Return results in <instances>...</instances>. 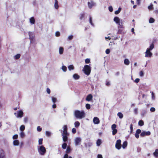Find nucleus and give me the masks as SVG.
Returning a JSON list of instances; mask_svg holds the SVG:
<instances>
[{
  "mask_svg": "<svg viewBox=\"0 0 158 158\" xmlns=\"http://www.w3.org/2000/svg\"><path fill=\"white\" fill-rule=\"evenodd\" d=\"M74 115L76 118H82L85 117V113L84 111L76 110L75 111Z\"/></svg>",
  "mask_w": 158,
  "mask_h": 158,
  "instance_id": "1",
  "label": "nucleus"
},
{
  "mask_svg": "<svg viewBox=\"0 0 158 158\" xmlns=\"http://www.w3.org/2000/svg\"><path fill=\"white\" fill-rule=\"evenodd\" d=\"M83 71L85 74L89 75L90 73L91 69L89 65H85L84 66Z\"/></svg>",
  "mask_w": 158,
  "mask_h": 158,
  "instance_id": "2",
  "label": "nucleus"
},
{
  "mask_svg": "<svg viewBox=\"0 0 158 158\" xmlns=\"http://www.w3.org/2000/svg\"><path fill=\"white\" fill-rule=\"evenodd\" d=\"M38 151L40 154L42 155H44L46 152L45 148L43 146H41L38 148Z\"/></svg>",
  "mask_w": 158,
  "mask_h": 158,
  "instance_id": "3",
  "label": "nucleus"
},
{
  "mask_svg": "<svg viewBox=\"0 0 158 158\" xmlns=\"http://www.w3.org/2000/svg\"><path fill=\"white\" fill-rule=\"evenodd\" d=\"M121 140L118 139L117 140L115 144V147L118 149H120L121 148Z\"/></svg>",
  "mask_w": 158,
  "mask_h": 158,
  "instance_id": "4",
  "label": "nucleus"
},
{
  "mask_svg": "<svg viewBox=\"0 0 158 158\" xmlns=\"http://www.w3.org/2000/svg\"><path fill=\"white\" fill-rule=\"evenodd\" d=\"M150 134L151 133L149 131H143L141 133L140 136L141 137H143L145 136H149L150 135Z\"/></svg>",
  "mask_w": 158,
  "mask_h": 158,
  "instance_id": "5",
  "label": "nucleus"
},
{
  "mask_svg": "<svg viewBox=\"0 0 158 158\" xmlns=\"http://www.w3.org/2000/svg\"><path fill=\"white\" fill-rule=\"evenodd\" d=\"M146 57H151L152 55V53L150 52V50H149V48H147L145 52Z\"/></svg>",
  "mask_w": 158,
  "mask_h": 158,
  "instance_id": "6",
  "label": "nucleus"
},
{
  "mask_svg": "<svg viewBox=\"0 0 158 158\" xmlns=\"http://www.w3.org/2000/svg\"><path fill=\"white\" fill-rule=\"evenodd\" d=\"M0 158H5V153L2 149H0Z\"/></svg>",
  "mask_w": 158,
  "mask_h": 158,
  "instance_id": "7",
  "label": "nucleus"
},
{
  "mask_svg": "<svg viewBox=\"0 0 158 158\" xmlns=\"http://www.w3.org/2000/svg\"><path fill=\"white\" fill-rule=\"evenodd\" d=\"M68 134L66 133V134H62V135L63 136V141L65 142H66L68 139Z\"/></svg>",
  "mask_w": 158,
  "mask_h": 158,
  "instance_id": "8",
  "label": "nucleus"
},
{
  "mask_svg": "<svg viewBox=\"0 0 158 158\" xmlns=\"http://www.w3.org/2000/svg\"><path fill=\"white\" fill-rule=\"evenodd\" d=\"M93 121L94 124H98L100 123V120L97 117H94V118Z\"/></svg>",
  "mask_w": 158,
  "mask_h": 158,
  "instance_id": "9",
  "label": "nucleus"
},
{
  "mask_svg": "<svg viewBox=\"0 0 158 158\" xmlns=\"http://www.w3.org/2000/svg\"><path fill=\"white\" fill-rule=\"evenodd\" d=\"M23 111L21 110H20L18 112L17 117L18 118H22L23 116Z\"/></svg>",
  "mask_w": 158,
  "mask_h": 158,
  "instance_id": "10",
  "label": "nucleus"
},
{
  "mask_svg": "<svg viewBox=\"0 0 158 158\" xmlns=\"http://www.w3.org/2000/svg\"><path fill=\"white\" fill-rule=\"evenodd\" d=\"M93 96L91 94H90L87 96L86 98V100L88 101H89L91 100Z\"/></svg>",
  "mask_w": 158,
  "mask_h": 158,
  "instance_id": "11",
  "label": "nucleus"
},
{
  "mask_svg": "<svg viewBox=\"0 0 158 158\" xmlns=\"http://www.w3.org/2000/svg\"><path fill=\"white\" fill-rule=\"evenodd\" d=\"M81 141V139L80 138L77 137L75 139V144L76 145H78Z\"/></svg>",
  "mask_w": 158,
  "mask_h": 158,
  "instance_id": "12",
  "label": "nucleus"
},
{
  "mask_svg": "<svg viewBox=\"0 0 158 158\" xmlns=\"http://www.w3.org/2000/svg\"><path fill=\"white\" fill-rule=\"evenodd\" d=\"M63 128V134H66L68 133H67V127L66 125H64V126Z\"/></svg>",
  "mask_w": 158,
  "mask_h": 158,
  "instance_id": "13",
  "label": "nucleus"
},
{
  "mask_svg": "<svg viewBox=\"0 0 158 158\" xmlns=\"http://www.w3.org/2000/svg\"><path fill=\"white\" fill-rule=\"evenodd\" d=\"M88 6L89 8L91 9L92 7L95 5V3L93 1H91V2H88Z\"/></svg>",
  "mask_w": 158,
  "mask_h": 158,
  "instance_id": "14",
  "label": "nucleus"
},
{
  "mask_svg": "<svg viewBox=\"0 0 158 158\" xmlns=\"http://www.w3.org/2000/svg\"><path fill=\"white\" fill-rule=\"evenodd\" d=\"M114 21L117 23H119L120 19L118 17H115L114 19Z\"/></svg>",
  "mask_w": 158,
  "mask_h": 158,
  "instance_id": "15",
  "label": "nucleus"
},
{
  "mask_svg": "<svg viewBox=\"0 0 158 158\" xmlns=\"http://www.w3.org/2000/svg\"><path fill=\"white\" fill-rule=\"evenodd\" d=\"M71 150L72 149L70 147L68 146L67 147V149L65 152L66 153L69 154L70 153Z\"/></svg>",
  "mask_w": 158,
  "mask_h": 158,
  "instance_id": "16",
  "label": "nucleus"
},
{
  "mask_svg": "<svg viewBox=\"0 0 158 158\" xmlns=\"http://www.w3.org/2000/svg\"><path fill=\"white\" fill-rule=\"evenodd\" d=\"M30 23L31 24H34L35 23V19L33 17H31L30 19Z\"/></svg>",
  "mask_w": 158,
  "mask_h": 158,
  "instance_id": "17",
  "label": "nucleus"
},
{
  "mask_svg": "<svg viewBox=\"0 0 158 158\" xmlns=\"http://www.w3.org/2000/svg\"><path fill=\"white\" fill-rule=\"evenodd\" d=\"M73 77L75 79L77 80L80 78V76L77 74L75 73L73 75Z\"/></svg>",
  "mask_w": 158,
  "mask_h": 158,
  "instance_id": "18",
  "label": "nucleus"
},
{
  "mask_svg": "<svg viewBox=\"0 0 158 158\" xmlns=\"http://www.w3.org/2000/svg\"><path fill=\"white\" fill-rule=\"evenodd\" d=\"M55 0V3L54 4V7L55 8L57 9L59 8V5H58V1L57 0Z\"/></svg>",
  "mask_w": 158,
  "mask_h": 158,
  "instance_id": "19",
  "label": "nucleus"
},
{
  "mask_svg": "<svg viewBox=\"0 0 158 158\" xmlns=\"http://www.w3.org/2000/svg\"><path fill=\"white\" fill-rule=\"evenodd\" d=\"M19 142L18 140H15L13 141V144L15 146H17L19 144Z\"/></svg>",
  "mask_w": 158,
  "mask_h": 158,
  "instance_id": "20",
  "label": "nucleus"
},
{
  "mask_svg": "<svg viewBox=\"0 0 158 158\" xmlns=\"http://www.w3.org/2000/svg\"><path fill=\"white\" fill-rule=\"evenodd\" d=\"M124 63L125 64L128 65L130 64V61L128 59H126L124 60Z\"/></svg>",
  "mask_w": 158,
  "mask_h": 158,
  "instance_id": "21",
  "label": "nucleus"
},
{
  "mask_svg": "<svg viewBox=\"0 0 158 158\" xmlns=\"http://www.w3.org/2000/svg\"><path fill=\"white\" fill-rule=\"evenodd\" d=\"M144 124L143 121L142 120H140L138 122V125L140 126H142Z\"/></svg>",
  "mask_w": 158,
  "mask_h": 158,
  "instance_id": "22",
  "label": "nucleus"
},
{
  "mask_svg": "<svg viewBox=\"0 0 158 158\" xmlns=\"http://www.w3.org/2000/svg\"><path fill=\"white\" fill-rule=\"evenodd\" d=\"M74 124L75 127L77 128L80 126V123L78 121H77L75 122Z\"/></svg>",
  "mask_w": 158,
  "mask_h": 158,
  "instance_id": "23",
  "label": "nucleus"
},
{
  "mask_svg": "<svg viewBox=\"0 0 158 158\" xmlns=\"http://www.w3.org/2000/svg\"><path fill=\"white\" fill-rule=\"evenodd\" d=\"M64 51V48L62 47H60L59 49V52L60 54H63Z\"/></svg>",
  "mask_w": 158,
  "mask_h": 158,
  "instance_id": "24",
  "label": "nucleus"
},
{
  "mask_svg": "<svg viewBox=\"0 0 158 158\" xmlns=\"http://www.w3.org/2000/svg\"><path fill=\"white\" fill-rule=\"evenodd\" d=\"M127 141H124L122 145V147L123 148H125L127 146Z\"/></svg>",
  "mask_w": 158,
  "mask_h": 158,
  "instance_id": "25",
  "label": "nucleus"
},
{
  "mask_svg": "<svg viewBox=\"0 0 158 158\" xmlns=\"http://www.w3.org/2000/svg\"><path fill=\"white\" fill-rule=\"evenodd\" d=\"M154 155L156 157L158 156V149H156L155 152L153 153Z\"/></svg>",
  "mask_w": 158,
  "mask_h": 158,
  "instance_id": "26",
  "label": "nucleus"
},
{
  "mask_svg": "<svg viewBox=\"0 0 158 158\" xmlns=\"http://www.w3.org/2000/svg\"><path fill=\"white\" fill-rule=\"evenodd\" d=\"M67 146V143L64 142L62 145V147L63 149H65Z\"/></svg>",
  "mask_w": 158,
  "mask_h": 158,
  "instance_id": "27",
  "label": "nucleus"
},
{
  "mask_svg": "<svg viewBox=\"0 0 158 158\" xmlns=\"http://www.w3.org/2000/svg\"><path fill=\"white\" fill-rule=\"evenodd\" d=\"M155 21L154 19L152 18H150L149 20V22L150 23H153Z\"/></svg>",
  "mask_w": 158,
  "mask_h": 158,
  "instance_id": "28",
  "label": "nucleus"
},
{
  "mask_svg": "<svg viewBox=\"0 0 158 158\" xmlns=\"http://www.w3.org/2000/svg\"><path fill=\"white\" fill-rule=\"evenodd\" d=\"M117 115L120 118H122L123 117V115L121 112H118L117 114Z\"/></svg>",
  "mask_w": 158,
  "mask_h": 158,
  "instance_id": "29",
  "label": "nucleus"
},
{
  "mask_svg": "<svg viewBox=\"0 0 158 158\" xmlns=\"http://www.w3.org/2000/svg\"><path fill=\"white\" fill-rule=\"evenodd\" d=\"M102 143L101 140L100 139H98L97 141V145L98 146H99Z\"/></svg>",
  "mask_w": 158,
  "mask_h": 158,
  "instance_id": "30",
  "label": "nucleus"
},
{
  "mask_svg": "<svg viewBox=\"0 0 158 158\" xmlns=\"http://www.w3.org/2000/svg\"><path fill=\"white\" fill-rule=\"evenodd\" d=\"M68 68L69 70H73L74 69V67L73 65H70L68 67Z\"/></svg>",
  "mask_w": 158,
  "mask_h": 158,
  "instance_id": "31",
  "label": "nucleus"
},
{
  "mask_svg": "<svg viewBox=\"0 0 158 158\" xmlns=\"http://www.w3.org/2000/svg\"><path fill=\"white\" fill-rule=\"evenodd\" d=\"M85 16V14L84 13H81L80 14V19L82 20Z\"/></svg>",
  "mask_w": 158,
  "mask_h": 158,
  "instance_id": "32",
  "label": "nucleus"
},
{
  "mask_svg": "<svg viewBox=\"0 0 158 158\" xmlns=\"http://www.w3.org/2000/svg\"><path fill=\"white\" fill-rule=\"evenodd\" d=\"M29 38H30V40H33V37L32 36V35H33L32 33L31 32H30L29 33Z\"/></svg>",
  "mask_w": 158,
  "mask_h": 158,
  "instance_id": "33",
  "label": "nucleus"
},
{
  "mask_svg": "<svg viewBox=\"0 0 158 158\" xmlns=\"http://www.w3.org/2000/svg\"><path fill=\"white\" fill-rule=\"evenodd\" d=\"M20 55L19 54H18L16 55L15 56V59L17 60L20 58Z\"/></svg>",
  "mask_w": 158,
  "mask_h": 158,
  "instance_id": "34",
  "label": "nucleus"
},
{
  "mask_svg": "<svg viewBox=\"0 0 158 158\" xmlns=\"http://www.w3.org/2000/svg\"><path fill=\"white\" fill-rule=\"evenodd\" d=\"M154 48V45L153 43H152V44L150 46V48H149V50H152Z\"/></svg>",
  "mask_w": 158,
  "mask_h": 158,
  "instance_id": "35",
  "label": "nucleus"
},
{
  "mask_svg": "<svg viewBox=\"0 0 158 158\" xmlns=\"http://www.w3.org/2000/svg\"><path fill=\"white\" fill-rule=\"evenodd\" d=\"M85 107L88 110H89L90 108V105L89 104H86L85 105Z\"/></svg>",
  "mask_w": 158,
  "mask_h": 158,
  "instance_id": "36",
  "label": "nucleus"
},
{
  "mask_svg": "<svg viewBox=\"0 0 158 158\" xmlns=\"http://www.w3.org/2000/svg\"><path fill=\"white\" fill-rule=\"evenodd\" d=\"M89 22L90 24L94 26V24L92 22V18L90 16L89 18Z\"/></svg>",
  "mask_w": 158,
  "mask_h": 158,
  "instance_id": "37",
  "label": "nucleus"
},
{
  "mask_svg": "<svg viewBox=\"0 0 158 158\" xmlns=\"http://www.w3.org/2000/svg\"><path fill=\"white\" fill-rule=\"evenodd\" d=\"M112 135H115L117 132V130L116 129L112 130Z\"/></svg>",
  "mask_w": 158,
  "mask_h": 158,
  "instance_id": "38",
  "label": "nucleus"
},
{
  "mask_svg": "<svg viewBox=\"0 0 158 158\" xmlns=\"http://www.w3.org/2000/svg\"><path fill=\"white\" fill-rule=\"evenodd\" d=\"M148 8L150 10H153V4H151L150 6H148Z\"/></svg>",
  "mask_w": 158,
  "mask_h": 158,
  "instance_id": "39",
  "label": "nucleus"
},
{
  "mask_svg": "<svg viewBox=\"0 0 158 158\" xmlns=\"http://www.w3.org/2000/svg\"><path fill=\"white\" fill-rule=\"evenodd\" d=\"M63 158H72V157L71 156H69V157L68 154L66 153L64 155Z\"/></svg>",
  "mask_w": 158,
  "mask_h": 158,
  "instance_id": "40",
  "label": "nucleus"
},
{
  "mask_svg": "<svg viewBox=\"0 0 158 158\" xmlns=\"http://www.w3.org/2000/svg\"><path fill=\"white\" fill-rule=\"evenodd\" d=\"M25 129V127L24 125H21L20 127V130L22 131H23Z\"/></svg>",
  "mask_w": 158,
  "mask_h": 158,
  "instance_id": "41",
  "label": "nucleus"
},
{
  "mask_svg": "<svg viewBox=\"0 0 158 158\" xmlns=\"http://www.w3.org/2000/svg\"><path fill=\"white\" fill-rule=\"evenodd\" d=\"M62 69L64 72H66L67 70V68L65 66L63 65L62 66Z\"/></svg>",
  "mask_w": 158,
  "mask_h": 158,
  "instance_id": "42",
  "label": "nucleus"
},
{
  "mask_svg": "<svg viewBox=\"0 0 158 158\" xmlns=\"http://www.w3.org/2000/svg\"><path fill=\"white\" fill-rule=\"evenodd\" d=\"M116 125L115 124H113L111 126V128L112 130L116 129Z\"/></svg>",
  "mask_w": 158,
  "mask_h": 158,
  "instance_id": "43",
  "label": "nucleus"
},
{
  "mask_svg": "<svg viewBox=\"0 0 158 158\" xmlns=\"http://www.w3.org/2000/svg\"><path fill=\"white\" fill-rule=\"evenodd\" d=\"M139 75H140V76H141V77L143 76V75H144L143 71V70L139 72Z\"/></svg>",
  "mask_w": 158,
  "mask_h": 158,
  "instance_id": "44",
  "label": "nucleus"
},
{
  "mask_svg": "<svg viewBox=\"0 0 158 158\" xmlns=\"http://www.w3.org/2000/svg\"><path fill=\"white\" fill-rule=\"evenodd\" d=\"M46 135L48 136H50L51 133L50 132L48 131H46Z\"/></svg>",
  "mask_w": 158,
  "mask_h": 158,
  "instance_id": "45",
  "label": "nucleus"
},
{
  "mask_svg": "<svg viewBox=\"0 0 158 158\" xmlns=\"http://www.w3.org/2000/svg\"><path fill=\"white\" fill-rule=\"evenodd\" d=\"M85 62L86 64L89 63L90 62V60L89 59H86L85 60Z\"/></svg>",
  "mask_w": 158,
  "mask_h": 158,
  "instance_id": "46",
  "label": "nucleus"
},
{
  "mask_svg": "<svg viewBox=\"0 0 158 158\" xmlns=\"http://www.w3.org/2000/svg\"><path fill=\"white\" fill-rule=\"evenodd\" d=\"M42 139H40L39 140V145H41L42 144Z\"/></svg>",
  "mask_w": 158,
  "mask_h": 158,
  "instance_id": "47",
  "label": "nucleus"
},
{
  "mask_svg": "<svg viewBox=\"0 0 158 158\" xmlns=\"http://www.w3.org/2000/svg\"><path fill=\"white\" fill-rule=\"evenodd\" d=\"M118 27H119L122 28L123 27V23L121 22L120 23L119 22V23H118Z\"/></svg>",
  "mask_w": 158,
  "mask_h": 158,
  "instance_id": "48",
  "label": "nucleus"
},
{
  "mask_svg": "<svg viewBox=\"0 0 158 158\" xmlns=\"http://www.w3.org/2000/svg\"><path fill=\"white\" fill-rule=\"evenodd\" d=\"M130 128L131 130L130 134H131L133 132V125L132 124L130 125Z\"/></svg>",
  "mask_w": 158,
  "mask_h": 158,
  "instance_id": "49",
  "label": "nucleus"
},
{
  "mask_svg": "<svg viewBox=\"0 0 158 158\" xmlns=\"http://www.w3.org/2000/svg\"><path fill=\"white\" fill-rule=\"evenodd\" d=\"M18 138V135L17 134L14 135L13 136V138L14 139H16Z\"/></svg>",
  "mask_w": 158,
  "mask_h": 158,
  "instance_id": "50",
  "label": "nucleus"
},
{
  "mask_svg": "<svg viewBox=\"0 0 158 158\" xmlns=\"http://www.w3.org/2000/svg\"><path fill=\"white\" fill-rule=\"evenodd\" d=\"M52 102L53 103H55L56 101V98L53 97H52Z\"/></svg>",
  "mask_w": 158,
  "mask_h": 158,
  "instance_id": "51",
  "label": "nucleus"
},
{
  "mask_svg": "<svg viewBox=\"0 0 158 158\" xmlns=\"http://www.w3.org/2000/svg\"><path fill=\"white\" fill-rule=\"evenodd\" d=\"M141 130L140 129H138L136 131V133L137 134H139L140 133L141 134Z\"/></svg>",
  "mask_w": 158,
  "mask_h": 158,
  "instance_id": "52",
  "label": "nucleus"
},
{
  "mask_svg": "<svg viewBox=\"0 0 158 158\" xmlns=\"http://www.w3.org/2000/svg\"><path fill=\"white\" fill-rule=\"evenodd\" d=\"M37 130L38 131L40 132L42 130L41 128L39 126L37 127Z\"/></svg>",
  "mask_w": 158,
  "mask_h": 158,
  "instance_id": "53",
  "label": "nucleus"
},
{
  "mask_svg": "<svg viewBox=\"0 0 158 158\" xmlns=\"http://www.w3.org/2000/svg\"><path fill=\"white\" fill-rule=\"evenodd\" d=\"M109 10L110 12H112L113 10V7L112 6H110L109 7Z\"/></svg>",
  "mask_w": 158,
  "mask_h": 158,
  "instance_id": "54",
  "label": "nucleus"
},
{
  "mask_svg": "<svg viewBox=\"0 0 158 158\" xmlns=\"http://www.w3.org/2000/svg\"><path fill=\"white\" fill-rule=\"evenodd\" d=\"M72 132L73 134H75L76 132V130L75 128H73L72 129Z\"/></svg>",
  "mask_w": 158,
  "mask_h": 158,
  "instance_id": "55",
  "label": "nucleus"
},
{
  "mask_svg": "<svg viewBox=\"0 0 158 158\" xmlns=\"http://www.w3.org/2000/svg\"><path fill=\"white\" fill-rule=\"evenodd\" d=\"M60 34L59 32L57 31L56 32V36L57 37H59L60 36Z\"/></svg>",
  "mask_w": 158,
  "mask_h": 158,
  "instance_id": "56",
  "label": "nucleus"
},
{
  "mask_svg": "<svg viewBox=\"0 0 158 158\" xmlns=\"http://www.w3.org/2000/svg\"><path fill=\"white\" fill-rule=\"evenodd\" d=\"M150 110L152 112H154L155 111V108L152 107L150 108Z\"/></svg>",
  "mask_w": 158,
  "mask_h": 158,
  "instance_id": "57",
  "label": "nucleus"
},
{
  "mask_svg": "<svg viewBox=\"0 0 158 158\" xmlns=\"http://www.w3.org/2000/svg\"><path fill=\"white\" fill-rule=\"evenodd\" d=\"M134 113L135 114H137L138 113V109L137 108H135L134 110Z\"/></svg>",
  "mask_w": 158,
  "mask_h": 158,
  "instance_id": "58",
  "label": "nucleus"
},
{
  "mask_svg": "<svg viewBox=\"0 0 158 158\" xmlns=\"http://www.w3.org/2000/svg\"><path fill=\"white\" fill-rule=\"evenodd\" d=\"M106 54H109L110 53V50L109 49H107L106 51Z\"/></svg>",
  "mask_w": 158,
  "mask_h": 158,
  "instance_id": "59",
  "label": "nucleus"
},
{
  "mask_svg": "<svg viewBox=\"0 0 158 158\" xmlns=\"http://www.w3.org/2000/svg\"><path fill=\"white\" fill-rule=\"evenodd\" d=\"M139 80H140V79H139V78H136L135 80L134 81L135 83H138V82H139Z\"/></svg>",
  "mask_w": 158,
  "mask_h": 158,
  "instance_id": "60",
  "label": "nucleus"
},
{
  "mask_svg": "<svg viewBox=\"0 0 158 158\" xmlns=\"http://www.w3.org/2000/svg\"><path fill=\"white\" fill-rule=\"evenodd\" d=\"M28 119L27 117H25L24 119V121L25 123H27L28 121Z\"/></svg>",
  "mask_w": 158,
  "mask_h": 158,
  "instance_id": "61",
  "label": "nucleus"
},
{
  "mask_svg": "<svg viewBox=\"0 0 158 158\" xmlns=\"http://www.w3.org/2000/svg\"><path fill=\"white\" fill-rule=\"evenodd\" d=\"M139 134L137 133H136L135 134V136L137 139H138L139 138Z\"/></svg>",
  "mask_w": 158,
  "mask_h": 158,
  "instance_id": "62",
  "label": "nucleus"
},
{
  "mask_svg": "<svg viewBox=\"0 0 158 158\" xmlns=\"http://www.w3.org/2000/svg\"><path fill=\"white\" fill-rule=\"evenodd\" d=\"M73 35H70V36H69V37H68V39L69 40H71L73 38Z\"/></svg>",
  "mask_w": 158,
  "mask_h": 158,
  "instance_id": "63",
  "label": "nucleus"
},
{
  "mask_svg": "<svg viewBox=\"0 0 158 158\" xmlns=\"http://www.w3.org/2000/svg\"><path fill=\"white\" fill-rule=\"evenodd\" d=\"M46 91L47 93L48 94H50L51 93L50 90V89L48 88H47V89Z\"/></svg>",
  "mask_w": 158,
  "mask_h": 158,
  "instance_id": "64",
  "label": "nucleus"
}]
</instances>
